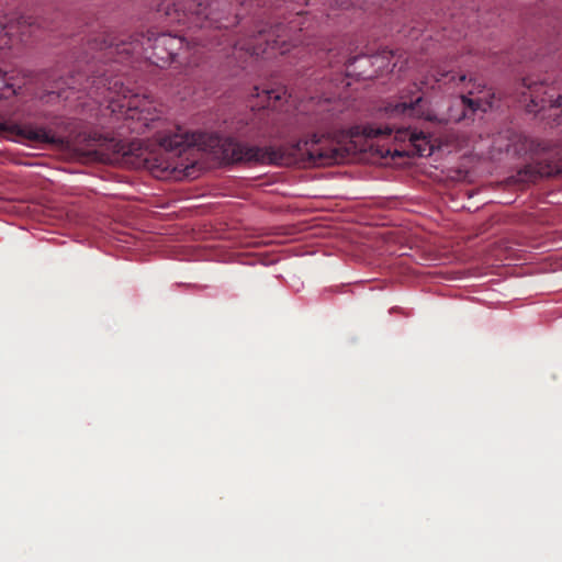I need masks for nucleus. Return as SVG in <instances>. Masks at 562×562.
Segmentation results:
<instances>
[{"label": "nucleus", "instance_id": "nucleus-1", "mask_svg": "<svg viewBox=\"0 0 562 562\" xmlns=\"http://www.w3.org/2000/svg\"><path fill=\"white\" fill-rule=\"evenodd\" d=\"M87 63L91 60L102 64L90 65L91 76L78 72L67 82L69 89L87 91L95 102L109 103L112 112L125 114L132 121L130 128L137 134L154 132V137L162 153L155 159L153 168L161 172H186L189 175V155L194 150L196 139L194 135L177 127L176 131L160 132L162 124L157 115L149 111V101L124 86L119 75H113V69H103L108 61L123 63L131 57L144 56L158 67H165L172 63L180 65H196L198 60L192 56L196 52L195 44L190 45L182 36L170 33H160L149 30L147 34L115 36L101 32L88 40Z\"/></svg>", "mask_w": 562, "mask_h": 562}, {"label": "nucleus", "instance_id": "nucleus-2", "mask_svg": "<svg viewBox=\"0 0 562 562\" xmlns=\"http://www.w3.org/2000/svg\"><path fill=\"white\" fill-rule=\"evenodd\" d=\"M286 0H162L157 12L164 13L170 22L190 24L198 27L227 29L233 23L252 13L256 19V33L234 43L233 55L261 56L278 49L281 54L290 50V45L299 41L293 34L303 30V12L285 16L282 7Z\"/></svg>", "mask_w": 562, "mask_h": 562}, {"label": "nucleus", "instance_id": "nucleus-3", "mask_svg": "<svg viewBox=\"0 0 562 562\" xmlns=\"http://www.w3.org/2000/svg\"><path fill=\"white\" fill-rule=\"evenodd\" d=\"M328 100L317 103V111L314 113H297L291 123L289 131L259 126L254 134L259 137L285 136L293 132L307 133L315 128L308 137L301 138L289 147H260L238 142L234 138H225L221 143L223 158L229 162L261 164L290 166L295 164L323 166L336 162L339 159V150L331 146L329 121L331 114L328 112Z\"/></svg>", "mask_w": 562, "mask_h": 562}, {"label": "nucleus", "instance_id": "nucleus-4", "mask_svg": "<svg viewBox=\"0 0 562 562\" xmlns=\"http://www.w3.org/2000/svg\"><path fill=\"white\" fill-rule=\"evenodd\" d=\"M471 85L472 88L468 90L469 94L475 92H482L484 85L477 82L476 78H470L467 81V76L456 75L452 70L446 67L436 66L423 77L419 86L414 83V91H409L412 95H402L401 101L389 102L384 105V111L391 119L396 117H418L427 121L442 122H454L458 123L462 120L472 119L476 112H486L492 103L482 98H469L468 95H460L453 99L450 104L447 115L445 117H438L436 113L428 106L427 101L419 94V91L428 89L450 90L456 89L464 85Z\"/></svg>", "mask_w": 562, "mask_h": 562}, {"label": "nucleus", "instance_id": "nucleus-5", "mask_svg": "<svg viewBox=\"0 0 562 562\" xmlns=\"http://www.w3.org/2000/svg\"><path fill=\"white\" fill-rule=\"evenodd\" d=\"M522 87L525 89L522 94L529 97L530 100V103L527 104L528 112H540L548 109L554 112L549 116H554L553 121L557 124H562L561 82L558 81L553 72L528 76L522 79Z\"/></svg>", "mask_w": 562, "mask_h": 562}, {"label": "nucleus", "instance_id": "nucleus-6", "mask_svg": "<svg viewBox=\"0 0 562 562\" xmlns=\"http://www.w3.org/2000/svg\"><path fill=\"white\" fill-rule=\"evenodd\" d=\"M384 116L390 121L384 126L371 127L369 136L382 137L394 134V139L397 142H408L415 149V154L422 157L429 156L431 154V146L428 137L423 132L413 130L411 125H405L404 121L409 117H396L391 119L382 109Z\"/></svg>", "mask_w": 562, "mask_h": 562}, {"label": "nucleus", "instance_id": "nucleus-7", "mask_svg": "<svg viewBox=\"0 0 562 562\" xmlns=\"http://www.w3.org/2000/svg\"><path fill=\"white\" fill-rule=\"evenodd\" d=\"M0 135H7L14 139H24L34 144L61 145L64 138L54 134L50 130L32 123H3L0 122Z\"/></svg>", "mask_w": 562, "mask_h": 562}, {"label": "nucleus", "instance_id": "nucleus-8", "mask_svg": "<svg viewBox=\"0 0 562 562\" xmlns=\"http://www.w3.org/2000/svg\"><path fill=\"white\" fill-rule=\"evenodd\" d=\"M251 97L256 98L257 101L251 105L258 108V112L255 113L256 119L261 122L269 121L274 122V110L279 109L286 98V89L283 86H277L272 88H259L254 87Z\"/></svg>", "mask_w": 562, "mask_h": 562}, {"label": "nucleus", "instance_id": "nucleus-9", "mask_svg": "<svg viewBox=\"0 0 562 562\" xmlns=\"http://www.w3.org/2000/svg\"><path fill=\"white\" fill-rule=\"evenodd\" d=\"M36 21L32 16H19L15 20L7 15L0 16V48L10 46L15 35L21 37L31 30Z\"/></svg>", "mask_w": 562, "mask_h": 562}, {"label": "nucleus", "instance_id": "nucleus-10", "mask_svg": "<svg viewBox=\"0 0 562 562\" xmlns=\"http://www.w3.org/2000/svg\"><path fill=\"white\" fill-rule=\"evenodd\" d=\"M389 56H392V52H383V56L380 57L379 55L375 56H353L349 57L348 59L344 60V67L346 68V72L348 76H359L362 78H370L373 76V72H369L366 69L367 65H374L380 58H389Z\"/></svg>", "mask_w": 562, "mask_h": 562}, {"label": "nucleus", "instance_id": "nucleus-11", "mask_svg": "<svg viewBox=\"0 0 562 562\" xmlns=\"http://www.w3.org/2000/svg\"><path fill=\"white\" fill-rule=\"evenodd\" d=\"M555 172H558V169L555 167H551V166H548L547 168L539 167L537 169V173L540 177H549V176H552Z\"/></svg>", "mask_w": 562, "mask_h": 562}, {"label": "nucleus", "instance_id": "nucleus-12", "mask_svg": "<svg viewBox=\"0 0 562 562\" xmlns=\"http://www.w3.org/2000/svg\"><path fill=\"white\" fill-rule=\"evenodd\" d=\"M63 97V93L60 91H56V90H50L47 92V94L45 95V101L46 102H52L53 100L55 99H59Z\"/></svg>", "mask_w": 562, "mask_h": 562}, {"label": "nucleus", "instance_id": "nucleus-13", "mask_svg": "<svg viewBox=\"0 0 562 562\" xmlns=\"http://www.w3.org/2000/svg\"><path fill=\"white\" fill-rule=\"evenodd\" d=\"M336 3L339 8L347 9L350 5H356L355 0H336Z\"/></svg>", "mask_w": 562, "mask_h": 562}, {"label": "nucleus", "instance_id": "nucleus-14", "mask_svg": "<svg viewBox=\"0 0 562 562\" xmlns=\"http://www.w3.org/2000/svg\"><path fill=\"white\" fill-rule=\"evenodd\" d=\"M4 76V72L2 71V69H0V78H2Z\"/></svg>", "mask_w": 562, "mask_h": 562}]
</instances>
